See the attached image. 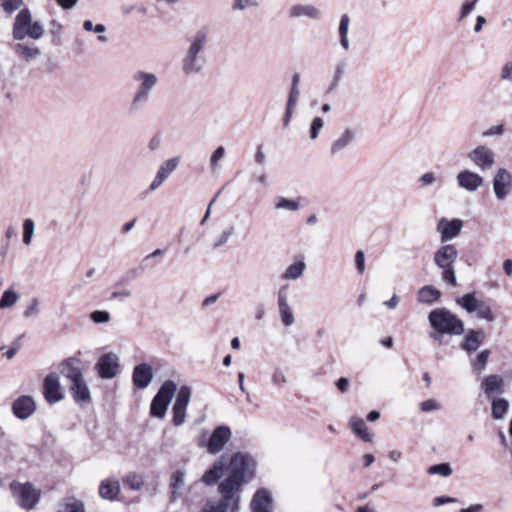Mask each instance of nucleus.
Returning <instances> with one entry per match:
<instances>
[{
    "instance_id": "412c9836",
    "label": "nucleus",
    "mask_w": 512,
    "mask_h": 512,
    "mask_svg": "<svg viewBox=\"0 0 512 512\" xmlns=\"http://www.w3.org/2000/svg\"><path fill=\"white\" fill-rule=\"evenodd\" d=\"M35 409V401L28 395L18 397L12 404L13 414L22 420L29 418L34 413Z\"/></svg>"
},
{
    "instance_id": "423d86ee",
    "label": "nucleus",
    "mask_w": 512,
    "mask_h": 512,
    "mask_svg": "<svg viewBox=\"0 0 512 512\" xmlns=\"http://www.w3.org/2000/svg\"><path fill=\"white\" fill-rule=\"evenodd\" d=\"M44 35L43 25L33 22L32 14L28 8L21 9L14 19L12 26V36L16 41H22L26 37L39 40Z\"/></svg>"
},
{
    "instance_id": "473e14b6",
    "label": "nucleus",
    "mask_w": 512,
    "mask_h": 512,
    "mask_svg": "<svg viewBox=\"0 0 512 512\" xmlns=\"http://www.w3.org/2000/svg\"><path fill=\"white\" fill-rule=\"evenodd\" d=\"M441 292L432 285L422 287L417 293V300L420 303L431 305L438 301Z\"/></svg>"
},
{
    "instance_id": "4d7b16f0",
    "label": "nucleus",
    "mask_w": 512,
    "mask_h": 512,
    "mask_svg": "<svg viewBox=\"0 0 512 512\" xmlns=\"http://www.w3.org/2000/svg\"><path fill=\"white\" fill-rule=\"evenodd\" d=\"M323 126H324L323 119L321 117H315L312 120L311 127H310V139L315 140L318 137L319 132L321 131Z\"/></svg>"
},
{
    "instance_id": "5701e85b",
    "label": "nucleus",
    "mask_w": 512,
    "mask_h": 512,
    "mask_svg": "<svg viewBox=\"0 0 512 512\" xmlns=\"http://www.w3.org/2000/svg\"><path fill=\"white\" fill-rule=\"evenodd\" d=\"M356 128H346L331 144L330 154L336 156L351 145L357 137Z\"/></svg>"
},
{
    "instance_id": "49530a36",
    "label": "nucleus",
    "mask_w": 512,
    "mask_h": 512,
    "mask_svg": "<svg viewBox=\"0 0 512 512\" xmlns=\"http://www.w3.org/2000/svg\"><path fill=\"white\" fill-rule=\"evenodd\" d=\"M18 299L19 295L13 289L5 290L0 299V309H7L14 306Z\"/></svg>"
},
{
    "instance_id": "c756f323",
    "label": "nucleus",
    "mask_w": 512,
    "mask_h": 512,
    "mask_svg": "<svg viewBox=\"0 0 512 512\" xmlns=\"http://www.w3.org/2000/svg\"><path fill=\"white\" fill-rule=\"evenodd\" d=\"M120 492V484L117 480L107 479L102 481L99 487V494L107 500H114Z\"/></svg>"
},
{
    "instance_id": "58836bf2",
    "label": "nucleus",
    "mask_w": 512,
    "mask_h": 512,
    "mask_svg": "<svg viewBox=\"0 0 512 512\" xmlns=\"http://www.w3.org/2000/svg\"><path fill=\"white\" fill-rule=\"evenodd\" d=\"M57 512H85L82 501L75 498H64L58 506Z\"/></svg>"
},
{
    "instance_id": "e433bc0d",
    "label": "nucleus",
    "mask_w": 512,
    "mask_h": 512,
    "mask_svg": "<svg viewBox=\"0 0 512 512\" xmlns=\"http://www.w3.org/2000/svg\"><path fill=\"white\" fill-rule=\"evenodd\" d=\"M482 337V332L475 330L468 331L462 343V348L469 352L476 351L481 344Z\"/></svg>"
},
{
    "instance_id": "603ef678",
    "label": "nucleus",
    "mask_w": 512,
    "mask_h": 512,
    "mask_svg": "<svg viewBox=\"0 0 512 512\" xmlns=\"http://www.w3.org/2000/svg\"><path fill=\"white\" fill-rule=\"evenodd\" d=\"M475 312L479 318L488 322H493L495 319L490 306L483 301H481Z\"/></svg>"
},
{
    "instance_id": "f03ea898",
    "label": "nucleus",
    "mask_w": 512,
    "mask_h": 512,
    "mask_svg": "<svg viewBox=\"0 0 512 512\" xmlns=\"http://www.w3.org/2000/svg\"><path fill=\"white\" fill-rule=\"evenodd\" d=\"M59 372L67 380L74 402L81 407L90 405L91 391L84 377L82 361L77 357H69L60 363Z\"/></svg>"
},
{
    "instance_id": "9d476101",
    "label": "nucleus",
    "mask_w": 512,
    "mask_h": 512,
    "mask_svg": "<svg viewBox=\"0 0 512 512\" xmlns=\"http://www.w3.org/2000/svg\"><path fill=\"white\" fill-rule=\"evenodd\" d=\"M10 488L18 503L25 509L34 508L40 500L41 491L30 482H12Z\"/></svg>"
},
{
    "instance_id": "c85d7f7f",
    "label": "nucleus",
    "mask_w": 512,
    "mask_h": 512,
    "mask_svg": "<svg viewBox=\"0 0 512 512\" xmlns=\"http://www.w3.org/2000/svg\"><path fill=\"white\" fill-rule=\"evenodd\" d=\"M299 97H300V87L291 86L289 94H288L287 103H286L285 114L283 117L284 127L289 125L290 120L293 115V112L297 106Z\"/></svg>"
},
{
    "instance_id": "72a5a7b5",
    "label": "nucleus",
    "mask_w": 512,
    "mask_h": 512,
    "mask_svg": "<svg viewBox=\"0 0 512 512\" xmlns=\"http://www.w3.org/2000/svg\"><path fill=\"white\" fill-rule=\"evenodd\" d=\"M185 484V472L176 470L170 477L171 501H175Z\"/></svg>"
},
{
    "instance_id": "a18cd8bd",
    "label": "nucleus",
    "mask_w": 512,
    "mask_h": 512,
    "mask_svg": "<svg viewBox=\"0 0 512 512\" xmlns=\"http://www.w3.org/2000/svg\"><path fill=\"white\" fill-rule=\"evenodd\" d=\"M489 355L490 351L488 349L483 350L477 355L472 363V368L475 373L481 374L485 370Z\"/></svg>"
},
{
    "instance_id": "ddd939ff",
    "label": "nucleus",
    "mask_w": 512,
    "mask_h": 512,
    "mask_svg": "<svg viewBox=\"0 0 512 512\" xmlns=\"http://www.w3.org/2000/svg\"><path fill=\"white\" fill-rule=\"evenodd\" d=\"M492 185L496 199L505 200L512 190V174L506 168H499L493 177Z\"/></svg>"
},
{
    "instance_id": "37998d69",
    "label": "nucleus",
    "mask_w": 512,
    "mask_h": 512,
    "mask_svg": "<svg viewBox=\"0 0 512 512\" xmlns=\"http://www.w3.org/2000/svg\"><path fill=\"white\" fill-rule=\"evenodd\" d=\"M346 67H347V62L345 59H341V60L337 61V63L334 66L332 81L328 88L329 91L334 90L339 85V82L341 81L342 76L345 73Z\"/></svg>"
},
{
    "instance_id": "cd10ccee",
    "label": "nucleus",
    "mask_w": 512,
    "mask_h": 512,
    "mask_svg": "<svg viewBox=\"0 0 512 512\" xmlns=\"http://www.w3.org/2000/svg\"><path fill=\"white\" fill-rule=\"evenodd\" d=\"M351 430L363 441L367 443L373 442V433L369 431L363 419L351 417L349 420Z\"/></svg>"
},
{
    "instance_id": "774afa93",
    "label": "nucleus",
    "mask_w": 512,
    "mask_h": 512,
    "mask_svg": "<svg viewBox=\"0 0 512 512\" xmlns=\"http://www.w3.org/2000/svg\"><path fill=\"white\" fill-rule=\"evenodd\" d=\"M336 387L342 392L345 393L349 388V380L345 377H341L336 381Z\"/></svg>"
},
{
    "instance_id": "a878e982",
    "label": "nucleus",
    "mask_w": 512,
    "mask_h": 512,
    "mask_svg": "<svg viewBox=\"0 0 512 512\" xmlns=\"http://www.w3.org/2000/svg\"><path fill=\"white\" fill-rule=\"evenodd\" d=\"M226 455H221L212 465L210 469H208L202 476V481L206 485L215 484L223 475L224 470L226 469Z\"/></svg>"
},
{
    "instance_id": "69168bd1",
    "label": "nucleus",
    "mask_w": 512,
    "mask_h": 512,
    "mask_svg": "<svg viewBox=\"0 0 512 512\" xmlns=\"http://www.w3.org/2000/svg\"><path fill=\"white\" fill-rule=\"evenodd\" d=\"M255 162L259 165H264L266 162V155L263 151L262 146H258L254 155Z\"/></svg>"
},
{
    "instance_id": "c03bdc74",
    "label": "nucleus",
    "mask_w": 512,
    "mask_h": 512,
    "mask_svg": "<svg viewBox=\"0 0 512 512\" xmlns=\"http://www.w3.org/2000/svg\"><path fill=\"white\" fill-rule=\"evenodd\" d=\"M23 233H22V242L25 246H30L32 244L34 232H35V222L31 218H26L23 221Z\"/></svg>"
},
{
    "instance_id": "f704fd0d",
    "label": "nucleus",
    "mask_w": 512,
    "mask_h": 512,
    "mask_svg": "<svg viewBox=\"0 0 512 512\" xmlns=\"http://www.w3.org/2000/svg\"><path fill=\"white\" fill-rule=\"evenodd\" d=\"M456 303L467 313H474L481 301L477 299L476 292H471L456 298Z\"/></svg>"
},
{
    "instance_id": "3c124183",
    "label": "nucleus",
    "mask_w": 512,
    "mask_h": 512,
    "mask_svg": "<svg viewBox=\"0 0 512 512\" xmlns=\"http://www.w3.org/2000/svg\"><path fill=\"white\" fill-rule=\"evenodd\" d=\"M430 475H441L443 477H449L452 474V468L448 463H441L432 465L428 468Z\"/></svg>"
},
{
    "instance_id": "a19ab883",
    "label": "nucleus",
    "mask_w": 512,
    "mask_h": 512,
    "mask_svg": "<svg viewBox=\"0 0 512 512\" xmlns=\"http://www.w3.org/2000/svg\"><path fill=\"white\" fill-rule=\"evenodd\" d=\"M123 485L125 488L137 491L144 485L143 477L140 474L130 472L123 478Z\"/></svg>"
},
{
    "instance_id": "0e129e2a",
    "label": "nucleus",
    "mask_w": 512,
    "mask_h": 512,
    "mask_svg": "<svg viewBox=\"0 0 512 512\" xmlns=\"http://www.w3.org/2000/svg\"><path fill=\"white\" fill-rule=\"evenodd\" d=\"M501 78L504 80H512V62H507L501 70Z\"/></svg>"
},
{
    "instance_id": "2f4dec72",
    "label": "nucleus",
    "mask_w": 512,
    "mask_h": 512,
    "mask_svg": "<svg viewBox=\"0 0 512 512\" xmlns=\"http://www.w3.org/2000/svg\"><path fill=\"white\" fill-rule=\"evenodd\" d=\"M350 25V17L347 13H344L340 17L338 26L339 42L343 50L348 51L350 49V41L348 37Z\"/></svg>"
},
{
    "instance_id": "2eb2a0df",
    "label": "nucleus",
    "mask_w": 512,
    "mask_h": 512,
    "mask_svg": "<svg viewBox=\"0 0 512 512\" xmlns=\"http://www.w3.org/2000/svg\"><path fill=\"white\" fill-rule=\"evenodd\" d=\"M288 285H282L277 291V306L282 324L290 327L295 322L292 308L289 304Z\"/></svg>"
},
{
    "instance_id": "09e8293b",
    "label": "nucleus",
    "mask_w": 512,
    "mask_h": 512,
    "mask_svg": "<svg viewBox=\"0 0 512 512\" xmlns=\"http://www.w3.org/2000/svg\"><path fill=\"white\" fill-rule=\"evenodd\" d=\"M40 312V300L38 298H32L25 306L23 311V317L26 319L35 317Z\"/></svg>"
},
{
    "instance_id": "393cba45",
    "label": "nucleus",
    "mask_w": 512,
    "mask_h": 512,
    "mask_svg": "<svg viewBox=\"0 0 512 512\" xmlns=\"http://www.w3.org/2000/svg\"><path fill=\"white\" fill-rule=\"evenodd\" d=\"M289 16L293 18L307 17L312 20H320L323 13L312 4H296L289 9Z\"/></svg>"
},
{
    "instance_id": "4be33fe9",
    "label": "nucleus",
    "mask_w": 512,
    "mask_h": 512,
    "mask_svg": "<svg viewBox=\"0 0 512 512\" xmlns=\"http://www.w3.org/2000/svg\"><path fill=\"white\" fill-rule=\"evenodd\" d=\"M480 387L487 398H496L495 395L504 392V380L502 376L492 374L482 379Z\"/></svg>"
},
{
    "instance_id": "bb28decb",
    "label": "nucleus",
    "mask_w": 512,
    "mask_h": 512,
    "mask_svg": "<svg viewBox=\"0 0 512 512\" xmlns=\"http://www.w3.org/2000/svg\"><path fill=\"white\" fill-rule=\"evenodd\" d=\"M272 497L271 493L265 489H259L254 494L251 501L253 512H271Z\"/></svg>"
},
{
    "instance_id": "bf43d9fd",
    "label": "nucleus",
    "mask_w": 512,
    "mask_h": 512,
    "mask_svg": "<svg viewBox=\"0 0 512 512\" xmlns=\"http://www.w3.org/2000/svg\"><path fill=\"white\" fill-rule=\"evenodd\" d=\"M419 408L422 412H431L441 409V404L435 399H428L421 402Z\"/></svg>"
},
{
    "instance_id": "7c9ffc66",
    "label": "nucleus",
    "mask_w": 512,
    "mask_h": 512,
    "mask_svg": "<svg viewBox=\"0 0 512 512\" xmlns=\"http://www.w3.org/2000/svg\"><path fill=\"white\" fill-rule=\"evenodd\" d=\"M14 52L22 57L26 61H32L38 58L41 54V51L38 47L34 45H28L26 43H17L13 46Z\"/></svg>"
},
{
    "instance_id": "7ed1b4c3",
    "label": "nucleus",
    "mask_w": 512,
    "mask_h": 512,
    "mask_svg": "<svg viewBox=\"0 0 512 512\" xmlns=\"http://www.w3.org/2000/svg\"><path fill=\"white\" fill-rule=\"evenodd\" d=\"M208 41V30L202 28L198 30L190 39L182 61V72L187 76H195L199 74L205 65V58L202 55Z\"/></svg>"
},
{
    "instance_id": "13d9d810",
    "label": "nucleus",
    "mask_w": 512,
    "mask_h": 512,
    "mask_svg": "<svg viewBox=\"0 0 512 512\" xmlns=\"http://www.w3.org/2000/svg\"><path fill=\"white\" fill-rule=\"evenodd\" d=\"M355 267L359 275H363L365 272V253L362 250H358L354 256Z\"/></svg>"
},
{
    "instance_id": "f8f14e48",
    "label": "nucleus",
    "mask_w": 512,
    "mask_h": 512,
    "mask_svg": "<svg viewBox=\"0 0 512 512\" xmlns=\"http://www.w3.org/2000/svg\"><path fill=\"white\" fill-rule=\"evenodd\" d=\"M467 157L481 171L490 170L496 161L494 151L485 145L477 146L468 153Z\"/></svg>"
},
{
    "instance_id": "f3484780",
    "label": "nucleus",
    "mask_w": 512,
    "mask_h": 512,
    "mask_svg": "<svg viewBox=\"0 0 512 512\" xmlns=\"http://www.w3.org/2000/svg\"><path fill=\"white\" fill-rule=\"evenodd\" d=\"M180 162L179 157H173L167 159L161 163L159 169L156 172L155 177L149 185L150 191H156L163 183L169 178V176L176 170Z\"/></svg>"
},
{
    "instance_id": "b1692460",
    "label": "nucleus",
    "mask_w": 512,
    "mask_h": 512,
    "mask_svg": "<svg viewBox=\"0 0 512 512\" xmlns=\"http://www.w3.org/2000/svg\"><path fill=\"white\" fill-rule=\"evenodd\" d=\"M153 379V369L149 364L141 363L133 369L132 380L135 387L144 389Z\"/></svg>"
},
{
    "instance_id": "052dcab7",
    "label": "nucleus",
    "mask_w": 512,
    "mask_h": 512,
    "mask_svg": "<svg viewBox=\"0 0 512 512\" xmlns=\"http://www.w3.org/2000/svg\"><path fill=\"white\" fill-rule=\"evenodd\" d=\"M90 318L94 323L101 324L110 321V314L107 311L96 310L90 314Z\"/></svg>"
},
{
    "instance_id": "dca6fc26",
    "label": "nucleus",
    "mask_w": 512,
    "mask_h": 512,
    "mask_svg": "<svg viewBox=\"0 0 512 512\" xmlns=\"http://www.w3.org/2000/svg\"><path fill=\"white\" fill-rule=\"evenodd\" d=\"M43 393L49 404H55L64 398L59 376L56 373H50L44 378Z\"/></svg>"
},
{
    "instance_id": "6ab92c4d",
    "label": "nucleus",
    "mask_w": 512,
    "mask_h": 512,
    "mask_svg": "<svg viewBox=\"0 0 512 512\" xmlns=\"http://www.w3.org/2000/svg\"><path fill=\"white\" fill-rule=\"evenodd\" d=\"M240 497H234L230 494H221V499L217 502H207L200 512H227L231 508V512L238 509Z\"/></svg>"
},
{
    "instance_id": "864d4df0",
    "label": "nucleus",
    "mask_w": 512,
    "mask_h": 512,
    "mask_svg": "<svg viewBox=\"0 0 512 512\" xmlns=\"http://www.w3.org/2000/svg\"><path fill=\"white\" fill-rule=\"evenodd\" d=\"M477 1L478 0H466L463 2L457 19L459 22L463 21L474 11Z\"/></svg>"
},
{
    "instance_id": "5fc2aeb1",
    "label": "nucleus",
    "mask_w": 512,
    "mask_h": 512,
    "mask_svg": "<svg viewBox=\"0 0 512 512\" xmlns=\"http://www.w3.org/2000/svg\"><path fill=\"white\" fill-rule=\"evenodd\" d=\"M271 382L274 386L279 388L287 382V377L281 368L276 367L273 369L271 373Z\"/></svg>"
},
{
    "instance_id": "de8ad7c7",
    "label": "nucleus",
    "mask_w": 512,
    "mask_h": 512,
    "mask_svg": "<svg viewBox=\"0 0 512 512\" xmlns=\"http://www.w3.org/2000/svg\"><path fill=\"white\" fill-rule=\"evenodd\" d=\"M258 5V0H233L231 9L234 12H243L247 9L256 8Z\"/></svg>"
},
{
    "instance_id": "0eeeda50",
    "label": "nucleus",
    "mask_w": 512,
    "mask_h": 512,
    "mask_svg": "<svg viewBox=\"0 0 512 512\" xmlns=\"http://www.w3.org/2000/svg\"><path fill=\"white\" fill-rule=\"evenodd\" d=\"M428 320L434 330L448 335H461L464 332V323L446 308H436L428 315Z\"/></svg>"
},
{
    "instance_id": "f257e3e1",
    "label": "nucleus",
    "mask_w": 512,
    "mask_h": 512,
    "mask_svg": "<svg viewBox=\"0 0 512 512\" xmlns=\"http://www.w3.org/2000/svg\"><path fill=\"white\" fill-rule=\"evenodd\" d=\"M256 462L254 458L245 452L233 453L226 463V469L229 475L219 484L220 494H230L239 497V492L243 484L253 476Z\"/></svg>"
},
{
    "instance_id": "8fccbe9b",
    "label": "nucleus",
    "mask_w": 512,
    "mask_h": 512,
    "mask_svg": "<svg viewBox=\"0 0 512 512\" xmlns=\"http://www.w3.org/2000/svg\"><path fill=\"white\" fill-rule=\"evenodd\" d=\"M235 233V228L234 226H229L227 227L217 238L216 240L213 242L212 244V248L214 250L224 246L228 241L229 239L231 238V236Z\"/></svg>"
},
{
    "instance_id": "c9c22d12",
    "label": "nucleus",
    "mask_w": 512,
    "mask_h": 512,
    "mask_svg": "<svg viewBox=\"0 0 512 512\" xmlns=\"http://www.w3.org/2000/svg\"><path fill=\"white\" fill-rule=\"evenodd\" d=\"M305 268H306V264L304 261H302V260L296 261V262L290 264L285 269V271L281 275V278L283 280L299 279L303 275Z\"/></svg>"
},
{
    "instance_id": "680f3d73",
    "label": "nucleus",
    "mask_w": 512,
    "mask_h": 512,
    "mask_svg": "<svg viewBox=\"0 0 512 512\" xmlns=\"http://www.w3.org/2000/svg\"><path fill=\"white\" fill-rule=\"evenodd\" d=\"M436 178L433 172H427L419 177L418 182L422 187L431 186L436 181Z\"/></svg>"
},
{
    "instance_id": "ea45409f",
    "label": "nucleus",
    "mask_w": 512,
    "mask_h": 512,
    "mask_svg": "<svg viewBox=\"0 0 512 512\" xmlns=\"http://www.w3.org/2000/svg\"><path fill=\"white\" fill-rule=\"evenodd\" d=\"M509 408V403L504 398H492L491 414L496 420L504 418Z\"/></svg>"
},
{
    "instance_id": "9b49d317",
    "label": "nucleus",
    "mask_w": 512,
    "mask_h": 512,
    "mask_svg": "<svg viewBox=\"0 0 512 512\" xmlns=\"http://www.w3.org/2000/svg\"><path fill=\"white\" fill-rule=\"evenodd\" d=\"M192 395L191 388L183 385L179 388L175 402L172 407V422L174 426H181L184 424L186 419V409L190 402Z\"/></svg>"
},
{
    "instance_id": "39448f33",
    "label": "nucleus",
    "mask_w": 512,
    "mask_h": 512,
    "mask_svg": "<svg viewBox=\"0 0 512 512\" xmlns=\"http://www.w3.org/2000/svg\"><path fill=\"white\" fill-rule=\"evenodd\" d=\"M459 252L455 245L444 244L439 247L433 256L434 264L442 271L441 278L443 282L450 286H457V278L454 265Z\"/></svg>"
},
{
    "instance_id": "338daca9",
    "label": "nucleus",
    "mask_w": 512,
    "mask_h": 512,
    "mask_svg": "<svg viewBox=\"0 0 512 512\" xmlns=\"http://www.w3.org/2000/svg\"><path fill=\"white\" fill-rule=\"evenodd\" d=\"M504 133V126L502 124L492 126L484 132V136L502 135Z\"/></svg>"
},
{
    "instance_id": "6e6d98bb",
    "label": "nucleus",
    "mask_w": 512,
    "mask_h": 512,
    "mask_svg": "<svg viewBox=\"0 0 512 512\" xmlns=\"http://www.w3.org/2000/svg\"><path fill=\"white\" fill-rule=\"evenodd\" d=\"M23 4V0H0L1 8L8 14L18 10Z\"/></svg>"
},
{
    "instance_id": "1a4fd4ad",
    "label": "nucleus",
    "mask_w": 512,
    "mask_h": 512,
    "mask_svg": "<svg viewBox=\"0 0 512 512\" xmlns=\"http://www.w3.org/2000/svg\"><path fill=\"white\" fill-rule=\"evenodd\" d=\"M231 436V429L226 425H220L212 431L208 439H201L198 446L205 448L207 453L215 455L223 450Z\"/></svg>"
},
{
    "instance_id": "e2e57ef3",
    "label": "nucleus",
    "mask_w": 512,
    "mask_h": 512,
    "mask_svg": "<svg viewBox=\"0 0 512 512\" xmlns=\"http://www.w3.org/2000/svg\"><path fill=\"white\" fill-rule=\"evenodd\" d=\"M457 499L448 496H439L433 499V506L439 507L444 504L454 503Z\"/></svg>"
},
{
    "instance_id": "aec40b11",
    "label": "nucleus",
    "mask_w": 512,
    "mask_h": 512,
    "mask_svg": "<svg viewBox=\"0 0 512 512\" xmlns=\"http://www.w3.org/2000/svg\"><path fill=\"white\" fill-rule=\"evenodd\" d=\"M457 184L459 187L468 192L477 191L484 183L481 175L470 170H462L456 176Z\"/></svg>"
},
{
    "instance_id": "a211bd4d",
    "label": "nucleus",
    "mask_w": 512,
    "mask_h": 512,
    "mask_svg": "<svg viewBox=\"0 0 512 512\" xmlns=\"http://www.w3.org/2000/svg\"><path fill=\"white\" fill-rule=\"evenodd\" d=\"M463 227V222L460 219L447 220L441 218L437 224V231L440 233V240L442 243H446L455 237H457Z\"/></svg>"
},
{
    "instance_id": "4468645a",
    "label": "nucleus",
    "mask_w": 512,
    "mask_h": 512,
    "mask_svg": "<svg viewBox=\"0 0 512 512\" xmlns=\"http://www.w3.org/2000/svg\"><path fill=\"white\" fill-rule=\"evenodd\" d=\"M95 369L102 379H112L119 371V358L113 352H108L100 356Z\"/></svg>"
},
{
    "instance_id": "20e7f679",
    "label": "nucleus",
    "mask_w": 512,
    "mask_h": 512,
    "mask_svg": "<svg viewBox=\"0 0 512 512\" xmlns=\"http://www.w3.org/2000/svg\"><path fill=\"white\" fill-rule=\"evenodd\" d=\"M131 81L134 85V94L130 107L132 110H139L150 100L159 78L155 73L137 70L131 75Z\"/></svg>"
},
{
    "instance_id": "79ce46f5",
    "label": "nucleus",
    "mask_w": 512,
    "mask_h": 512,
    "mask_svg": "<svg viewBox=\"0 0 512 512\" xmlns=\"http://www.w3.org/2000/svg\"><path fill=\"white\" fill-rule=\"evenodd\" d=\"M274 207L277 210L298 211L300 204L297 200L278 196L275 198Z\"/></svg>"
},
{
    "instance_id": "6e6552de",
    "label": "nucleus",
    "mask_w": 512,
    "mask_h": 512,
    "mask_svg": "<svg viewBox=\"0 0 512 512\" xmlns=\"http://www.w3.org/2000/svg\"><path fill=\"white\" fill-rule=\"evenodd\" d=\"M177 390V386L174 381L166 380L158 392L152 399L150 405V414L153 417L163 418L166 414L167 408Z\"/></svg>"
},
{
    "instance_id": "4c0bfd02",
    "label": "nucleus",
    "mask_w": 512,
    "mask_h": 512,
    "mask_svg": "<svg viewBox=\"0 0 512 512\" xmlns=\"http://www.w3.org/2000/svg\"><path fill=\"white\" fill-rule=\"evenodd\" d=\"M226 155L224 146H218L211 154L209 160V169L212 174H218L222 168L221 161Z\"/></svg>"
}]
</instances>
